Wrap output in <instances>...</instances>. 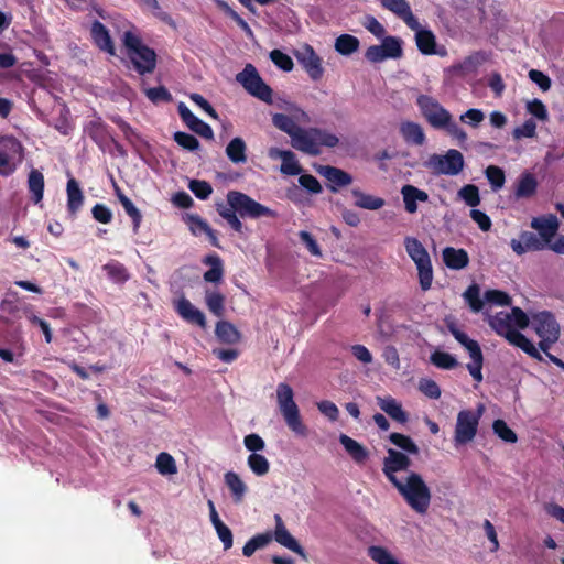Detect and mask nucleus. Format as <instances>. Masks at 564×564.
<instances>
[{"mask_svg": "<svg viewBox=\"0 0 564 564\" xmlns=\"http://www.w3.org/2000/svg\"><path fill=\"white\" fill-rule=\"evenodd\" d=\"M411 458L394 448H388L382 473L411 510L425 516L432 502V491L422 475L410 470Z\"/></svg>", "mask_w": 564, "mask_h": 564, "instance_id": "obj_1", "label": "nucleus"}, {"mask_svg": "<svg viewBox=\"0 0 564 564\" xmlns=\"http://www.w3.org/2000/svg\"><path fill=\"white\" fill-rule=\"evenodd\" d=\"M487 322L496 334L503 337L510 345L520 348L534 359L542 360L533 343L519 332L530 325V317L520 307H512L510 313L498 312L495 315H488Z\"/></svg>", "mask_w": 564, "mask_h": 564, "instance_id": "obj_2", "label": "nucleus"}, {"mask_svg": "<svg viewBox=\"0 0 564 564\" xmlns=\"http://www.w3.org/2000/svg\"><path fill=\"white\" fill-rule=\"evenodd\" d=\"M416 105L427 123L437 130H444L449 137L463 145L468 137L463 128L454 120L451 112L445 109L434 97L419 95Z\"/></svg>", "mask_w": 564, "mask_h": 564, "instance_id": "obj_3", "label": "nucleus"}, {"mask_svg": "<svg viewBox=\"0 0 564 564\" xmlns=\"http://www.w3.org/2000/svg\"><path fill=\"white\" fill-rule=\"evenodd\" d=\"M338 143L336 134L319 128H300L291 139L294 149L312 156L319 155L323 147L335 148Z\"/></svg>", "mask_w": 564, "mask_h": 564, "instance_id": "obj_4", "label": "nucleus"}, {"mask_svg": "<svg viewBox=\"0 0 564 564\" xmlns=\"http://www.w3.org/2000/svg\"><path fill=\"white\" fill-rule=\"evenodd\" d=\"M122 42L127 48L129 58L139 74L144 75L154 70L156 66V54L152 48L143 45L138 35L131 31H126Z\"/></svg>", "mask_w": 564, "mask_h": 564, "instance_id": "obj_5", "label": "nucleus"}, {"mask_svg": "<svg viewBox=\"0 0 564 564\" xmlns=\"http://www.w3.org/2000/svg\"><path fill=\"white\" fill-rule=\"evenodd\" d=\"M276 402L288 427L297 435L306 436L307 429L301 420L299 406L294 401L293 389L288 383L281 382L278 384Z\"/></svg>", "mask_w": 564, "mask_h": 564, "instance_id": "obj_6", "label": "nucleus"}, {"mask_svg": "<svg viewBox=\"0 0 564 564\" xmlns=\"http://www.w3.org/2000/svg\"><path fill=\"white\" fill-rule=\"evenodd\" d=\"M404 248L415 263L421 289L430 290L433 282V267L427 250L419 239L410 236L404 238Z\"/></svg>", "mask_w": 564, "mask_h": 564, "instance_id": "obj_7", "label": "nucleus"}, {"mask_svg": "<svg viewBox=\"0 0 564 564\" xmlns=\"http://www.w3.org/2000/svg\"><path fill=\"white\" fill-rule=\"evenodd\" d=\"M485 412V405L478 404L477 410H462L457 414L455 432H454V446H459L470 443L477 435L479 421Z\"/></svg>", "mask_w": 564, "mask_h": 564, "instance_id": "obj_8", "label": "nucleus"}, {"mask_svg": "<svg viewBox=\"0 0 564 564\" xmlns=\"http://www.w3.org/2000/svg\"><path fill=\"white\" fill-rule=\"evenodd\" d=\"M535 334L540 337L539 348L546 355L549 349L560 338L561 328L551 312L543 311L534 314L530 321Z\"/></svg>", "mask_w": 564, "mask_h": 564, "instance_id": "obj_9", "label": "nucleus"}, {"mask_svg": "<svg viewBox=\"0 0 564 564\" xmlns=\"http://www.w3.org/2000/svg\"><path fill=\"white\" fill-rule=\"evenodd\" d=\"M447 328L449 333L454 336V338L468 351L471 361L467 364V369L470 376L477 382L482 381V365H484V355L479 344L469 338L466 333L460 330L454 322L447 323Z\"/></svg>", "mask_w": 564, "mask_h": 564, "instance_id": "obj_10", "label": "nucleus"}, {"mask_svg": "<svg viewBox=\"0 0 564 564\" xmlns=\"http://www.w3.org/2000/svg\"><path fill=\"white\" fill-rule=\"evenodd\" d=\"M236 80L252 97L270 105L273 102L272 88L264 83L252 64H247L245 68L236 75Z\"/></svg>", "mask_w": 564, "mask_h": 564, "instance_id": "obj_11", "label": "nucleus"}, {"mask_svg": "<svg viewBox=\"0 0 564 564\" xmlns=\"http://www.w3.org/2000/svg\"><path fill=\"white\" fill-rule=\"evenodd\" d=\"M227 203L230 205L240 217L260 218V217H276V213L269 207L256 202L253 198L237 191H230L227 194Z\"/></svg>", "mask_w": 564, "mask_h": 564, "instance_id": "obj_12", "label": "nucleus"}, {"mask_svg": "<svg viewBox=\"0 0 564 564\" xmlns=\"http://www.w3.org/2000/svg\"><path fill=\"white\" fill-rule=\"evenodd\" d=\"M24 158L23 147L20 141L12 137L0 138V175H12Z\"/></svg>", "mask_w": 564, "mask_h": 564, "instance_id": "obj_13", "label": "nucleus"}, {"mask_svg": "<svg viewBox=\"0 0 564 564\" xmlns=\"http://www.w3.org/2000/svg\"><path fill=\"white\" fill-rule=\"evenodd\" d=\"M424 165L435 174L455 176L464 169V156L458 150L451 149L444 155H430Z\"/></svg>", "mask_w": 564, "mask_h": 564, "instance_id": "obj_14", "label": "nucleus"}, {"mask_svg": "<svg viewBox=\"0 0 564 564\" xmlns=\"http://www.w3.org/2000/svg\"><path fill=\"white\" fill-rule=\"evenodd\" d=\"M285 110L291 111L292 117L283 113H274L272 116V123L275 128L283 131L292 139L296 131L301 128L296 121L306 123L310 121V117L303 109L291 102L285 104Z\"/></svg>", "mask_w": 564, "mask_h": 564, "instance_id": "obj_15", "label": "nucleus"}, {"mask_svg": "<svg viewBox=\"0 0 564 564\" xmlns=\"http://www.w3.org/2000/svg\"><path fill=\"white\" fill-rule=\"evenodd\" d=\"M299 64L312 80H319L324 75L323 61L310 44H303L294 52Z\"/></svg>", "mask_w": 564, "mask_h": 564, "instance_id": "obj_16", "label": "nucleus"}, {"mask_svg": "<svg viewBox=\"0 0 564 564\" xmlns=\"http://www.w3.org/2000/svg\"><path fill=\"white\" fill-rule=\"evenodd\" d=\"M401 55V40L394 36H386L380 45H371L365 53V57L371 63H380L388 58H399Z\"/></svg>", "mask_w": 564, "mask_h": 564, "instance_id": "obj_17", "label": "nucleus"}, {"mask_svg": "<svg viewBox=\"0 0 564 564\" xmlns=\"http://www.w3.org/2000/svg\"><path fill=\"white\" fill-rule=\"evenodd\" d=\"M316 171L328 182L327 188L332 193H337L340 188L352 183V176L339 167L321 165Z\"/></svg>", "mask_w": 564, "mask_h": 564, "instance_id": "obj_18", "label": "nucleus"}, {"mask_svg": "<svg viewBox=\"0 0 564 564\" xmlns=\"http://www.w3.org/2000/svg\"><path fill=\"white\" fill-rule=\"evenodd\" d=\"M510 247L516 254L522 256L528 251L544 250L547 246L536 234L524 230L521 231L519 239H511Z\"/></svg>", "mask_w": 564, "mask_h": 564, "instance_id": "obj_19", "label": "nucleus"}, {"mask_svg": "<svg viewBox=\"0 0 564 564\" xmlns=\"http://www.w3.org/2000/svg\"><path fill=\"white\" fill-rule=\"evenodd\" d=\"M177 110L183 122L193 132L197 133L198 135L207 140L214 139V132L212 127L208 123L200 120L198 117H196L184 102H180Z\"/></svg>", "mask_w": 564, "mask_h": 564, "instance_id": "obj_20", "label": "nucleus"}, {"mask_svg": "<svg viewBox=\"0 0 564 564\" xmlns=\"http://www.w3.org/2000/svg\"><path fill=\"white\" fill-rule=\"evenodd\" d=\"M380 3L386 10L403 20L410 29H416L420 26V22L413 15L411 7L406 0H380Z\"/></svg>", "mask_w": 564, "mask_h": 564, "instance_id": "obj_21", "label": "nucleus"}, {"mask_svg": "<svg viewBox=\"0 0 564 564\" xmlns=\"http://www.w3.org/2000/svg\"><path fill=\"white\" fill-rule=\"evenodd\" d=\"M531 227L539 232V237L545 240V245L549 246L558 230V220L553 214L535 217L531 220Z\"/></svg>", "mask_w": 564, "mask_h": 564, "instance_id": "obj_22", "label": "nucleus"}, {"mask_svg": "<svg viewBox=\"0 0 564 564\" xmlns=\"http://www.w3.org/2000/svg\"><path fill=\"white\" fill-rule=\"evenodd\" d=\"M538 180L534 174L530 172H523L520 174L514 183L513 195L516 199H529L532 198L538 191Z\"/></svg>", "mask_w": 564, "mask_h": 564, "instance_id": "obj_23", "label": "nucleus"}, {"mask_svg": "<svg viewBox=\"0 0 564 564\" xmlns=\"http://www.w3.org/2000/svg\"><path fill=\"white\" fill-rule=\"evenodd\" d=\"M177 314L188 323L196 324L202 328L206 327V318L204 313L195 307L189 300L181 297L175 303Z\"/></svg>", "mask_w": 564, "mask_h": 564, "instance_id": "obj_24", "label": "nucleus"}, {"mask_svg": "<svg viewBox=\"0 0 564 564\" xmlns=\"http://www.w3.org/2000/svg\"><path fill=\"white\" fill-rule=\"evenodd\" d=\"M275 520V531H274V540L283 545L284 547L304 555V551L302 546L297 543V541L293 538V535L285 528L282 518L279 514L274 516Z\"/></svg>", "mask_w": 564, "mask_h": 564, "instance_id": "obj_25", "label": "nucleus"}, {"mask_svg": "<svg viewBox=\"0 0 564 564\" xmlns=\"http://www.w3.org/2000/svg\"><path fill=\"white\" fill-rule=\"evenodd\" d=\"M401 195L404 203V208L409 214L417 212V202L424 203L429 200V194L413 185H404L401 188Z\"/></svg>", "mask_w": 564, "mask_h": 564, "instance_id": "obj_26", "label": "nucleus"}, {"mask_svg": "<svg viewBox=\"0 0 564 564\" xmlns=\"http://www.w3.org/2000/svg\"><path fill=\"white\" fill-rule=\"evenodd\" d=\"M90 34L94 43L104 52L115 55V45L106 26L95 21L91 24Z\"/></svg>", "mask_w": 564, "mask_h": 564, "instance_id": "obj_27", "label": "nucleus"}, {"mask_svg": "<svg viewBox=\"0 0 564 564\" xmlns=\"http://www.w3.org/2000/svg\"><path fill=\"white\" fill-rule=\"evenodd\" d=\"M350 194L355 198L354 205L361 209L378 210L386 204L383 198L367 194L359 187L351 188Z\"/></svg>", "mask_w": 564, "mask_h": 564, "instance_id": "obj_28", "label": "nucleus"}, {"mask_svg": "<svg viewBox=\"0 0 564 564\" xmlns=\"http://www.w3.org/2000/svg\"><path fill=\"white\" fill-rule=\"evenodd\" d=\"M443 261L452 270H462L469 263V257L466 250L446 247L442 252Z\"/></svg>", "mask_w": 564, "mask_h": 564, "instance_id": "obj_29", "label": "nucleus"}, {"mask_svg": "<svg viewBox=\"0 0 564 564\" xmlns=\"http://www.w3.org/2000/svg\"><path fill=\"white\" fill-rule=\"evenodd\" d=\"M339 442L356 464H364L368 459L369 452L354 438L346 434H340Z\"/></svg>", "mask_w": 564, "mask_h": 564, "instance_id": "obj_30", "label": "nucleus"}, {"mask_svg": "<svg viewBox=\"0 0 564 564\" xmlns=\"http://www.w3.org/2000/svg\"><path fill=\"white\" fill-rule=\"evenodd\" d=\"M67 193V209L72 215H76L77 212L82 208L84 203V195L79 187L78 182L70 177L67 181L66 185Z\"/></svg>", "mask_w": 564, "mask_h": 564, "instance_id": "obj_31", "label": "nucleus"}, {"mask_svg": "<svg viewBox=\"0 0 564 564\" xmlns=\"http://www.w3.org/2000/svg\"><path fill=\"white\" fill-rule=\"evenodd\" d=\"M400 133L406 143L414 145H422L425 142V133L423 128L412 121L402 122L400 126Z\"/></svg>", "mask_w": 564, "mask_h": 564, "instance_id": "obj_32", "label": "nucleus"}, {"mask_svg": "<svg viewBox=\"0 0 564 564\" xmlns=\"http://www.w3.org/2000/svg\"><path fill=\"white\" fill-rule=\"evenodd\" d=\"M225 152L229 161L234 164H245L247 162V144L240 137L231 139Z\"/></svg>", "mask_w": 564, "mask_h": 564, "instance_id": "obj_33", "label": "nucleus"}, {"mask_svg": "<svg viewBox=\"0 0 564 564\" xmlns=\"http://www.w3.org/2000/svg\"><path fill=\"white\" fill-rule=\"evenodd\" d=\"M378 405L380 409L386 412L391 419L405 423L408 421V415L403 411L401 403H399L395 399L391 397L387 398H378Z\"/></svg>", "mask_w": 564, "mask_h": 564, "instance_id": "obj_34", "label": "nucleus"}, {"mask_svg": "<svg viewBox=\"0 0 564 564\" xmlns=\"http://www.w3.org/2000/svg\"><path fill=\"white\" fill-rule=\"evenodd\" d=\"M28 188L32 195V200L39 204L43 199L44 193V176L43 173L36 169H32L28 175Z\"/></svg>", "mask_w": 564, "mask_h": 564, "instance_id": "obj_35", "label": "nucleus"}, {"mask_svg": "<svg viewBox=\"0 0 564 564\" xmlns=\"http://www.w3.org/2000/svg\"><path fill=\"white\" fill-rule=\"evenodd\" d=\"M225 484L229 488L235 502H241L246 492L247 486L235 471H227L224 476Z\"/></svg>", "mask_w": 564, "mask_h": 564, "instance_id": "obj_36", "label": "nucleus"}, {"mask_svg": "<svg viewBox=\"0 0 564 564\" xmlns=\"http://www.w3.org/2000/svg\"><path fill=\"white\" fill-rule=\"evenodd\" d=\"M215 334L225 344H236L241 338L238 329L227 321H220L216 324Z\"/></svg>", "mask_w": 564, "mask_h": 564, "instance_id": "obj_37", "label": "nucleus"}, {"mask_svg": "<svg viewBox=\"0 0 564 564\" xmlns=\"http://www.w3.org/2000/svg\"><path fill=\"white\" fill-rule=\"evenodd\" d=\"M412 30L415 31V41L419 51L426 55L434 54L436 44L434 34L429 30H422L421 25Z\"/></svg>", "mask_w": 564, "mask_h": 564, "instance_id": "obj_38", "label": "nucleus"}, {"mask_svg": "<svg viewBox=\"0 0 564 564\" xmlns=\"http://www.w3.org/2000/svg\"><path fill=\"white\" fill-rule=\"evenodd\" d=\"M102 270L106 272L107 276L117 284H123L130 279L127 268L115 260L106 263Z\"/></svg>", "mask_w": 564, "mask_h": 564, "instance_id": "obj_39", "label": "nucleus"}, {"mask_svg": "<svg viewBox=\"0 0 564 564\" xmlns=\"http://www.w3.org/2000/svg\"><path fill=\"white\" fill-rule=\"evenodd\" d=\"M204 262L210 265V269L204 273V280L210 283L220 282L224 275L221 259L217 254H213L206 257Z\"/></svg>", "mask_w": 564, "mask_h": 564, "instance_id": "obj_40", "label": "nucleus"}, {"mask_svg": "<svg viewBox=\"0 0 564 564\" xmlns=\"http://www.w3.org/2000/svg\"><path fill=\"white\" fill-rule=\"evenodd\" d=\"M359 40L350 34H341L335 40L334 47L340 55H351L359 48Z\"/></svg>", "mask_w": 564, "mask_h": 564, "instance_id": "obj_41", "label": "nucleus"}, {"mask_svg": "<svg viewBox=\"0 0 564 564\" xmlns=\"http://www.w3.org/2000/svg\"><path fill=\"white\" fill-rule=\"evenodd\" d=\"M485 62V55L475 53L466 57L463 62L453 66L456 74L467 75L477 70V68Z\"/></svg>", "mask_w": 564, "mask_h": 564, "instance_id": "obj_42", "label": "nucleus"}, {"mask_svg": "<svg viewBox=\"0 0 564 564\" xmlns=\"http://www.w3.org/2000/svg\"><path fill=\"white\" fill-rule=\"evenodd\" d=\"M117 196H118V199L121 203L124 212L132 219L133 231H134V234H137L140 228L141 221H142L141 212L134 206L132 200L130 198H128L124 194H122L118 188H117Z\"/></svg>", "mask_w": 564, "mask_h": 564, "instance_id": "obj_43", "label": "nucleus"}, {"mask_svg": "<svg viewBox=\"0 0 564 564\" xmlns=\"http://www.w3.org/2000/svg\"><path fill=\"white\" fill-rule=\"evenodd\" d=\"M368 556L377 564H401L386 547L372 545L368 547Z\"/></svg>", "mask_w": 564, "mask_h": 564, "instance_id": "obj_44", "label": "nucleus"}, {"mask_svg": "<svg viewBox=\"0 0 564 564\" xmlns=\"http://www.w3.org/2000/svg\"><path fill=\"white\" fill-rule=\"evenodd\" d=\"M155 468L163 476H171L177 473L175 459L169 453L162 452L156 456Z\"/></svg>", "mask_w": 564, "mask_h": 564, "instance_id": "obj_45", "label": "nucleus"}, {"mask_svg": "<svg viewBox=\"0 0 564 564\" xmlns=\"http://www.w3.org/2000/svg\"><path fill=\"white\" fill-rule=\"evenodd\" d=\"M430 361L440 369L451 370L458 366L455 356L449 352L436 350L431 354Z\"/></svg>", "mask_w": 564, "mask_h": 564, "instance_id": "obj_46", "label": "nucleus"}, {"mask_svg": "<svg viewBox=\"0 0 564 564\" xmlns=\"http://www.w3.org/2000/svg\"><path fill=\"white\" fill-rule=\"evenodd\" d=\"M272 540L270 533L257 534L251 538L242 547V554L247 557L251 556L257 550L265 547Z\"/></svg>", "mask_w": 564, "mask_h": 564, "instance_id": "obj_47", "label": "nucleus"}, {"mask_svg": "<svg viewBox=\"0 0 564 564\" xmlns=\"http://www.w3.org/2000/svg\"><path fill=\"white\" fill-rule=\"evenodd\" d=\"M247 464L251 471L257 476H264L270 469L269 460L258 453H251L247 458Z\"/></svg>", "mask_w": 564, "mask_h": 564, "instance_id": "obj_48", "label": "nucleus"}, {"mask_svg": "<svg viewBox=\"0 0 564 564\" xmlns=\"http://www.w3.org/2000/svg\"><path fill=\"white\" fill-rule=\"evenodd\" d=\"M205 302L208 310L217 317L224 315L225 296L217 291H206Z\"/></svg>", "mask_w": 564, "mask_h": 564, "instance_id": "obj_49", "label": "nucleus"}, {"mask_svg": "<svg viewBox=\"0 0 564 564\" xmlns=\"http://www.w3.org/2000/svg\"><path fill=\"white\" fill-rule=\"evenodd\" d=\"M389 440L393 445L398 446L399 448L403 449L409 454H419V447L410 436L400 433H391L389 435Z\"/></svg>", "mask_w": 564, "mask_h": 564, "instance_id": "obj_50", "label": "nucleus"}, {"mask_svg": "<svg viewBox=\"0 0 564 564\" xmlns=\"http://www.w3.org/2000/svg\"><path fill=\"white\" fill-rule=\"evenodd\" d=\"M464 300L469 305L470 310L478 313L484 307V302L480 299V289L477 284H471L463 294Z\"/></svg>", "mask_w": 564, "mask_h": 564, "instance_id": "obj_51", "label": "nucleus"}, {"mask_svg": "<svg viewBox=\"0 0 564 564\" xmlns=\"http://www.w3.org/2000/svg\"><path fill=\"white\" fill-rule=\"evenodd\" d=\"M485 175H486L487 180L489 181L491 189L494 192H497L503 187L505 182H506V176H505L503 170L500 169L499 166L489 165L485 170Z\"/></svg>", "mask_w": 564, "mask_h": 564, "instance_id": "obj_52", "label": "nucleus"}, {"mask_svg": "<svg viewBox=\"0 0 564 564\" xmlns=\"http://www.w3.org/2000/svg\"><path fill=\"white\" fill-rule=\"evenodd\" d=\"M217 212L235 231H242L243 226L240 219L238 218V213L230 205H219L217 207Z\"/></svg>", "mask_w": 564, "mask_h": 564, "instance_id": "obj_53", "label": "nucleus"}, {"mask_svg": "<svg viewBox=\"0 0 564 564\" xmlns=\"http://www.w3.org/2000/svg\"><path fill=\"white\" fill-rule=\"evenodd\" d=\"M457 195L470 207H476L480 204L479 189L476 185L468 184L463 186Z\"/></svg>", "mask_w": 564, "mask_h": 564, "instance_id": "obj_54", "label": "nucleus"}, {"mask_svg": "<svg viewBox=\"0 0 564 564\" xmlns=\"http://www.w3.org/2000/svg\"><path fill=\"white\" fill-rule=\"evenodd\" d=\"M217 6L232 20L237 22V24L246 32L248 37H253V32L249 24L235 11L229 4L223 0H217Z\"/></svg>", "mask_w": 564, "mask_h": 564, "instance_id": "obj_55", "label": "nucleus"}, {"mask_svg": "<svg viewBox=\"0 0 564 564\" xmlns=\"http://www.w3.org/2000/svg\"><path fill=\"white\" fill-rule=\"evenodd\" d=\"M270 59L272 63L283 72H291L294 67L292 58L280 50L270 52Z\"/></svg>", "mask_w": 564, "mask_h": 564, "instance_id": "obj_56", "label": "nucleus"}, {"mask_svg": "<svg viewBox=\"0 0 564 564\" xmlns=\"http://www.w3.org/2000/svg\"><path fill=\"white\" fill-rule=\"evenodd\" d=\"M495 434L498 435L502 441L508 443H516L518 437L517 434L507 425L503 420H496L492 424Z\"/></svg>", "mask_w": 564, "mask_h": 564, "instance_id": "obj_57", "label": "nucleus"}, {"mask_svg": "<svg viewBox=\"0 0 564 564\" xmlns=\"http://www.w3.org/2000/svg\"><path fill=\"white\" fill-rule=\"evenodd\" d=\"M174 141L185 150L196 151L199 149L200 143L194 135L177 131L173 135Z\"/></svg>", "mask_w": 564, "mask_h": 564, "instance_id": "obj_58", "label": "nucleus"}, {"mask_svg": "<svg viewBox=\"0 0 564 564\" xmlns=\"http://www.w3.org/2000/svg\"><path fill=\"white\" fill-rule=\"evenodd\" d=\"M280 171L285 175H299L302 172V167L292 151H289L288 156L283 158Z\"/></svg>", "mask_w": 564, "mask_h": 564, "instance_id": "obj_59", "label": "nucleus"}, {"mask_svg": "<svg viewBox=\"0 0 564 564\" xmlns=\"http://www.w3.org/2000/svg\"><path fill=\"white\" fill-rule=\"evenodd\" d=\"M188 188L199 199H207L213 193L212 185L206 181L192 180Z\"/></svg>", "mask_w": 564, "mask_h": 564, "instance_id": "obj_60", "label": "nucleus"}, {"mask_svg": "<svg viewBox=\"0 0 564 564\" xmlns=\"http://www.w3.org/2000/svg\"><path fill=\"white\" fill-rule=\"evenodd\" d=\"M419 390L430 399L437 400L441 397L440 386L429 378H423L419 381Z\"/></svg>", "mask_w": 564, "mask_h": 564, "instance_id": "obj_61", "label": "nucleus"}, {"mask_svg": "<svg viewBox=\"0 0 564 564\" xmlns=\"http://www.w3.org/2000/svg\"><path fill=\"white\" fill-rule=\"evenodd\" d=\"M186 223L189 226V230L194 235L209 234L210 226L198 215H187Z\"/></svg>", "mask_w": 564, "mask_h": 564, "instance_id": "obj_62", "label": "nucleus"}, {"mask_svg": "<svg viewBox=\"0 0 564 564\" xmlns=\"http://www.w3.org/2000/svg\"><path fill=\"white\" fill-rule=\"evenodd\" d=\"M485 113L480 109L471 108L460 115L459 120L470 126L471 128H477L484 121Z\"/></svg>", "mask_w": 564, "mask_h": 564, "instance_id": "obj_63", "label": "nucleus"}, {"mask_svg": "<svg viewBox=\"0 0 564 564\" xmlns=\"http://www.w3.org/2000/svg\"><path fill=\"white\" fill-rule=\"evenodd\" d=\"M527 110L530 115L535 117L541 121H546L549 119V112L545 105L539 100L533 99L527 104Z\"/></svg>", "mask_w": 564, "mask_h": 564, "instance_id": "obj_64", "label": "nucleus"}]
</instances>
